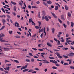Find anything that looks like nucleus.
<instances>
[{
  "mask_svg": "<svg viewBox=\"0 0 74 74\" xmlns=\"http://www.w3.org/2000/svg\"><path fill=\"white\" fill-rule=\"evenodd\" d=\"M66 42H67L68 44H70V43L69 42H72V43H71L72 45H73V44H74V41L72 42V41H71V40H66Z\"/></svg>",
  "mask_w": 74,
  "mask_h": 74,
  "instance_id": "1",
  "label": "nucleus"
},
{
  "mask_svg": "<svg viewBox=\"0 0 74 74\" xmlns=\"http://www.w3.org/2000/svg\"><path fill=\"white\" fill-rule=\"evenodd\" d=\"M73 55H74V53H70L69 54H67V55L69 56H73Z\"/></svg>",
  "mask_w": 74,
  "mask_h": 74,
  "instance_id": "2",
  "label": "nucleus"
},
{
  "mask_svg": "<svg viewBox=\"0 0 74 74\" xmlns=\"http://www.w3.org/2000/svg\"><path fill=\"white\" fill-rule=\"evenodd\" d=\"M19 23H17V22H16L15 23V26L16 27L17 26V27H19Z\"/></svg>",
  "mask_w": 74,
  "mask_h": 74,
  "instance_id": "3",
  "label": "nucleus"
},
{
  "mask_svg": "<svg viewBox=\"0 0 74 74\" xmlns=\"http://www.w3.org/2000/svg\"><path fill=\"white\" fill-rule=\"evenodd\" d=\"M61 19H62L63 21H65V18H64V15H62L61 16Z\"/></svg>",
  "mask_w": 74,
  "mask_h": 74,
  "instance_id": "4",
  "label": "nucleus"
},
{
  "mask_svg": "<svg viewBox=\"0 0 74 74\" xmlns=\"http://www.w3.org/2000/svg\"><path fill=\"white\" fill-rule=\"evenodd\" d=\"M9 48L4 47L3 48V50L5 51H9Z\"/></svg>",
  "mask_w": 74,
  "mask_h": 74,
  "instance_id": "5",
  "label": "nucleus"
},
{
  "mask_svg": "<svg viewBox=\"0 0 74 74\" xmlns=\"http://www.w3.org/2000/svg\"><path fill=\"white\" fill-rule=\"evenodd\" d=\"M4 69L5 70H10V67L9 66L6 67V68H4Z\"/></svg>",
  "mask_w": 74,
  "mask_h": 74,
  "instance_id": "6",
  "label": "nucleus"
},
{
  "mask_svg": "<svg viewBox=\"0 0 74 74\" xmlns=\"http://www.w3.org/2000/svg\"><path fill=\"white\" fill-rule=\"evenodd\" d=\"M51 14L53 16H54V17L55 18H57V17L56 16V15H55V14L52 12Z\"/></svg>",
  "mask_w": 74,
  "mask_h": 74,
  "instance_id": "7",
  "label": "nucleus"
},
{
  "mask_svg": "<svg viewBox=\"0 0 74 74\" xmlns=\"http://www.w3.org/2000/svg\"><path fill=\"white\" fill-rule=\"evenodd\" d=\"M2 22L3 23V25H4V24H5V22H6V21H5V19H3L2 20Z\"/></svg>",
  "mask_w": 74,
  "mask_h": 74,
  "instance_id": "8",
  "label": "nucleus"
},
{
  "mask_svg": "<svg viewBox=\"0 0 74 74\" xmlns=\"http://www.w3.org/2000/svg\"><path fill=\"white\" fill-rule=\"evenodd\" d=\"M3 38H0V41H1V42H5V41L4 40H3Z\"/></svg>",
  "mask_w": 74,
  "mask_h": 74,
  "instance_id": "9",
  "label": "nucleus"
},
{
  "mask_svg": "<svg viewBox=\"0 0 74 74\" xmlns=\"http://www.w3.org/2000/svg\"><path fill=\"white\" fill-rule=\"evenodd\" d=\"M35 28H36V29H41V27H40L38 26H36L35 27Z\"/></svg>",
  "mask_w": 74,
  "mask_h": 74,
  "instance_id": "10",
  "label": "nucleus"
},
{
  "mask_svg": "<svg viewBox=\"0 0 74 74\" xmlns=\"http://www.w3.org/2000/svg\"><path fill=\"white\" fill-rule=\"evenodd\" d=\"M44 30V29L43 28H42L41 30V28H40L39 29V33H41V32H43V30Z\"/></svg>",
  "mask_w": 74,
  "mask_h": 74,
  "instance_id": "11",
  "label": "nucleus"
},
{
  "mask_svg": "<svg viewBox=\"0 0 74 74\" xmlns=\"http://www.w3.org/2000/svg\"><path fill=\"white\" fill-rule=\"evenodd\" d=\"M47 3L48 4H52V2L51 1L49 0L47 2Z\"/></svg>",
  "mask_w": 74,
  "mask_h": 74,
  "instance_id": "12",
  "label": "nucleus"
},
{
  "mask_svg": "<svg viewBox=\"0 0 74 74\" xmlns=\"http://www.w3.org/2000/svg\"><path fill=\"white\" fill-rule=\"evenodd\" d=\"M71 26L72 27H74V23L73 22H71Z\"/></svg>",
  "mask_w": 74,
  "mask_h": 74,
  "instance_id": "13",
  "label": "nucleus"
},
{
  "mask_svg": "<svg viewBox=\"0 0 74 74\" xmlns=\"http://www.w3.org/2000/svg\"><path fill=\"white\" fill-rule=\"evenodd\" d=\"M51 30L53 33H55V28H51Z\"/></svg>",
  "mask_w": 74,
  "mask_h": 74,
  "instance_id": "14",
  "label": "nucleus"
},
{
  "mask_svg": "<svg viewBox=\"0 0 74 74\" xmlns=\"http://www.w3.org/2000/svg\"><path fill=\"white\" fill-rule=\"evenodd\" d=\"M65 10H69V7L67 5H65Z\"/></svg>",
  "mask_w": 74,
  "mask_h": 74,
  "instance_id": "15",
  "label": "nucleus"
},
{
  "mask_svg": "<svg viewBox=\"0 0 74 74\" xmlns=\"http://www.w3.org/2000/svg\"><path fill=\"white\" fill-rule=\"evenodd\" d=\"M43 4H44L45 5V6H46V7H48V4H47V3H46L45 2H43Z\"/></svg>",
  "mask_w": 74,
  "mask_h": 74,
  "instance_id": "16",
  "label": "nucleus"
},
{
  "mask_svg": "<svg viewBox=\"0 0 74 74\" xmlns=\"http://www.w3.org/2000/svg\"><path fill=\"white\" fill-rule=\"evenodd\" d=\"M29 71V69H24L23 71V72H26V71Z\"/></svg>",
  "mask_w": 74,
  "mask_h": 74,
  "instance_id": "17",
  "label": "nucleus"
},
{
  "mask_svg": "<svg viewBox=\"0 0 74 74\" xmlns=\"http://www.w3.org/2000/svg\"><path fill=\"white\" fill-rule=\"evenodd\" d=\"M29 23H32L33 21V19L32 18H30L29 20Z\"/></svg>",
  "mask_w": 74,
  "mask_h": 74,
  "instance_id": "18",
  "label": "nucleus"
},
{
  "mask_svg": "<svg viewBox=\"0 0 74 74\" xmlns=\"http://www.w3.org/2000/svg\"><path fill=\"white\" fill-rule=\"evenodd\" d=\"M45 20H46L47 21V22H48V21H49L48 18V17H47V16H45Z\"/></svg>",
  "mask_w": 74,
  "mask_h": 74,
  "instance_id": "19",
  "label": "nucleus"
},
{
  "mask_svg": "<svg viewBox=\"0 0 74 74\" xmlns=\"http://www.w3.org/2000/svg\"><path fill=\"white\" fill-rule=\"evenodd\" d=\"M47 45H48V46H49V47H52V45H51V44L50 43H47Z\"/></svg>",
  "mask_w": 74,
  "mask_h": 74,
  "instance_id": "20",
  "label": "nucleus"
},
{
  "mask_svg": "<svg viewBox=\"0 0 74 74\" xmlns=\"http://www.w3.org/2000/svg\"><path fill=\"white\" fill-rule=\"evenodd\" d=\"M14 37H15V38H20V36H18V35L15 36Z\"/></svg>",
  "mask_w": 74,
  "mask_h": 74,
  "instance_id": "21",
  "label": "nucleus"
},
{
  "mask_svg": "<svg viewBox=\"0 0 74 74\" xmlns=\"http://www.w3.org/2000/svg\"><path fill=\"white\" fill-rule=\"evenodd\" d=\"M68 15L69 17H70L71 16V14L69 12H68Z\"/></svg>",
  "mask_w": 74,
  "mask_h": 74,
  "instance_id": "22",
  "label": "nucleus"
},
{
  "mask_svg": "<svg viewBox=\"0 0 74 74\" xmlns=\"http://www.w3.org/2000/svg\"><path fill=\"white\" fill-rule=\"evenodd\" d=\"M13 10L14 11H16V6H14Z\"/></svg>",
  "mask_w": 74,
  "mask_h": 74,
  "instance_id": "23",
  "label": "nucleus"
},
{
  "mask_svg": "<svg viewBox=\"0 0 74 74\" xmlns=\"http://www.w3.org/2000/svg\"><path fill=\"white\" fill-rule=\"evenodd\" d=\"M58 8H59V7H58V6H55V10H58Z\"/></svg>",
  "mask_w": 74,
  "mask_h": 74,
  "instance_id": "24",
  "label": "nucleus"
},
{
  "mask_svg": "<svg viewBox=\"0 0 74 74\" xmlns=\"http://www.w3.org/2000/svg\"><path fill=\"white\" fill-rule=\"evenodd\" d=\"M14 62H15V63H19V62L18 61L16 60H14Z\"/></svg>",
  "mask_w": 74,
  "mask_h": 74,
  "instance_id": "25",
  "label": "nucleus"
},
{
  "mask_svg": "<svg viewBox=\"0 0 74 74\" xmlns=\"http://www.w3.org/2000/svg\"><path fill=\"white\" fill-rule=\"evenodd\" d=\"M11 3L12 4H13V5H16V3L15 2H14L13 1H12Z\"/></svg>",
  "mask_w": 74,
  "mask_h": 74,
  "instance_id": "26",
  "label": "nucleus"
},
{
  "mask_svg": "<svg viewBox=\"0 0 74 74\" xmlns=\"http://www.w3.org/2000/svg\"><path fill=\"white\" fill-rule=\"evenodd\" d=\"M58 21H59L60 23H62V22L61 20L59 18L58 19Z\"/></svg>",
  "mask_w": 74,
  "mask_h": 74,
  "instance_id": "27",
  "label": "nucleus"
},
{
  "mask_svg": "<svg viewBox=\"0 0 74 74\" xmlns=\"http://www.w3.org/2000/svg\"><path fill=\"white\" fill-rule=\"evenodd\" d=\"M9 33L10 34H11L12 33V31H9Z\"/></svg>",
  "mask_w": 74,
  "mask_h": 74,
  "instance_id": "28",
  "label": "nucleus"
},
{
  "mask_svg": "<svg viewBox=\"0 0 74 74\" xmlns=\"http://www.w3.org/2000/svg\"><path fill=\"white\" fill-rule=\"evenodd\" d=\"M4 27H5V26H3L2 28H1L0 29V30H3V29L4 28Z\"/></svg>",
  "mask_w": 74,
  "mask_h": 74,
  "instance_id": "29",
  "label": "nucleus"
},
{
  "mask_svg": "<svg viewBox=\"0 0 74 74\" xmlns=\"http://www.w3.org/2000/svg\"><path fill=\"white\" fill-rule=\"evenodd\" d=\"M25 60H26V62H30V60L28 59H26Z\"/></svg>",
  "mask_w": 74,
  "mask_h": 74,
  "instance_id": "30",
  "label": "nucleus"
},
{
  "mask_svg": "<svg viewBox=\"0 0 74 74\" xmlns=\"http://www.w3.org/2000/svg\"><path fill=\"white\" fill-rule=\"evenodd\" d=\"M28 67V66L27 65H25L24 66H23V67H24V68L25 69H26L27 68V67Z\"/></svg>",
  "mask_w": 74,
  "mask_h": 74,
  "instance_id": "31",
  "label": "nucleus"
},
{
  "mask_svg": "<svg viewBox=\"0 0 74 74\" xmlns=\"http://www.w3.org/2000/svg\"><path fill=\"white\" fill-rule=\"evenodd\" d=\"M38 16L39 18H40L41 16H40V14L39 13H38Z\"/></svg>",
  "mask_w": 74,
  "mask_h": 74,
  "instance_id": "32",
  "label": "nucleus"
},
{
  "mask_svg": "<svg viewBox=\"0 0 74 74\" xmlns=\"http://www.w3.org/2000/svg\"><path fill=\"white\" fill-rule=\"evenodd\" d=\"M31 61L32 62H34V59L33 58H32L31 59Z\"/></svg>",
  "mask_w": 74,
  "mask_h": 74,
  "instance_id": "33",
  "label": "nucleus"
},
{
  "mask_svg": "<svg viewBox=\"0 0 74 74\" xmlns=\"http://www.w3.org/2000/svg\"><path fill=\"white\" fill-rule=\"evenodd\" d=\"M56 55L58 57L60 56V54H59L58 53H55Z\"/></svg>",
  "mask_w": 74,
  "mask_h": 74,
  "instance_id": "34",
  "label": "nucleus"
},
{
  "mask_svg": "<svg viewBox=\"0 0 74 74\" xmlns=\"http://www.w3.org/2000/svg\"><path fill=\"white\" fill-rule=\"evenodd\" d=\"M49 58L50 59H55V58L53 57H49Z\"/></svg>",
  "mask_w": 74,
  "mask_h": 74,
  "instance_id": "35",
  "label": "nucleus"
},
{
  "mask_svg": "<svg viewBox=\"0 0 74 74\" xmlns=\"http://www.w3.org/2000/svg\"><path fill=\"white\" fill-rule=\"evenodd\" d=\"M63 26L65 27V28H66V25L65 23L63 24Z\"/></svg>",
  "mask_w": 74,
  "mask_h": 74,
  "instance_id": "36",
  "label": "nucleus"
},
{
  "mask_svg": "<svg viewBox=\"0 0 74 74\" xmlns=\"http://www.w3.org/2000/svg\"><path fill=\"white\" fill-rule=\"evenodd\" d=\"M1 10L3 12H4V13H5V10H4V9L3 8H2Z\"/></svg>",
  "mask_w": 74,
  "mask_h": 74,
  "instance_id": "37",
  "label": "nucleus"
},
{
  "mask_svg": "<svg viewBox=\"0 0 74 74\" xmlns=\"http://www.w3.org/2000/svg\"><path fill=\"white\" fill-rule=\"evenodd\" d=\"M43 63H49V62L48 61H45L43 62Z\"/></svg>",
  "mask_w": 74,
  "mask_h": 74,
  "instance_id": "38",
  "label": "nucleus"
},
{
  "mask_svg": "<svg viewBox=\"0 0 74 74\" xmlns=\"http://www.w3.org/2000/svg\"><path fill=\"white\" fill-rule=\"evenodd\" d=\"M58 58H59V59H62V56H61L60 55L58 57Z\"/></svg>",
  "mask_w": 74,
  "mask_h": 74,
  "instance_id": "39",
  "label": "nucleus"
},
{
  "mask_svg": "<svg viewBox=\"0 0 74 74\" xmlns=\"http://www.w3.org/2000/svg\"><path fill=\"white\" fill-rule=\"evenodd\" d=\"M6 66H11V64H6Z\"/></svg>",
  "mask_w": 74,
  "mask_h": 74,
  "instance_id": "40",
  "label": "nucleus"
},
{
  "mask_svg": "<svg viewBox=\"0 0 74 74\" xmlns=\"http://www.w3.org/2000/svg\"><path fill=\"white\" fill-rule=\"evenodd\" d=\"M7 16L8 18H9V19H11V17L9 15H7Z\"/></svg>",
  "mask_w": 74,
  "mask_h": 74,
  "instance_id": "41",
  "label": "nucleus"
},
{
  "mask_svg": "<svg viewBox=\"0 0 74 74\" xmlns=\"http://www.w3.org/2000/svg\"><path fill=\"white\" fill-rule=\"evenodd\" d=\"M32 49L33 50H34V51H36V50H37V49L35 48H32Z\"/></svg>",
  "mask_w": 74,
  "mask_h": 74,
  "instance_id": "42",
  "label": "nucleus"
},
{
  "mask_svg": "<svg viewBox=\"0 0 74 74\" xmlns=\"http://www.w3.org/2000/svg\"><path fill=\"white\" fill-rule=\"evenodd\" d=\"M38 22L39 23V26H40V25H41V21H39Z\"/></svg>",
  "mask_w": 74,
  "mask_h": 74,
  "instance_id": "43",
  "label": "nucleus"
},
{
  "mask_svg": "<svg viewBox=\"0 0 74 74\" xmlns=\"http://www.w3.org/2000/svg\"><path fill=\"white\" fill-rule=\"evenodd\" d=\"M62 34V32L60 31L58 33V34H59V35H61Z\"/></svg>",
  "mask_w": 74,
  "mask_h": 74,
  "instance_id": "44",
  "label": "nucleus"
},
{
  "mask_svg": "<svg viewBox=\"0 0 74 74\" xmlns=\"http://www.w3.org/2000/svg\"><path fill=\"white\" fill-rule=\"evenodd\" d=\"M32 25H34V26H35L36 25V23H35L33 21V22H32Z\"/></svg>",
  "mask_w": 74,
  "mask_h": 74,
  "instance_id": "45",
  "label": "nucleus"
},
{
  "mask_svg": "<svg viewBox=\"0 0 74 74\" xmlns=\"http://www.w3.org/2000/svg\"><path fill=\"white\" fill-rule=\"evenodd\" d=\"M63 49V50H68V48H63V49Z\"/></svg>",
  "mask_w": 74,
  "mask_h": 74,
  "instance_id": "46",
  "label": "nucleus"
},
{
  "mask_svg": "<svg viewBox=\"0 0 74 74\" xmlns=\"http://www.w3.org/2000/svg\"><path fill=\"white\" fill-rule=\"evenodd\" d=\"M50 62H52V63H53L54 62V61L52 60H50Z\"/></svg>",
  "mask_w": 74,
  "mask_h": 74,
  "instance_id": "47",
  "label": "nucleus"
},
{
  "mask_svg": "<svg viewBox=\"0 0 74 74\" xmlns=\"http://www.w3.org/2000/svg\"><path fill=\"white\" fill-rule=\"evenodd\" d=\"M32 8H37V7L36 6H32Z\"/></svg>",
  "mask_w": 74,
  "mask_h": 74,
  "instance_id": "48",
  "label": "nucleus"
},
{
  "mask_svg": "<svg viewBox=\"0 0 74 74\" xmlns=\"http://www.w3.org/2000/svg\"><path fill=\"white\" fill-rule=\"evenodd\" d=\"M70 69H74V67H73V66H70Z\"/></svg>",
  "mask_w": 74,
  "mask_h": 74,
  "instance_id": "49",
  "label": "nucleus"
},
{
  "mask_svg": "<svg viewBox=\"0 0 74 74\" xmlns=\"http://www.w3.org/2000/svg\"><path fill=\"white\" fill-rule=\"evenodd\" d=\"M13 14L14 15V16H15L16 15V13L14 12H12Z\"/></svg>",
  "mask_w": 74,
  "mask_h": 74,
  "instance_id": "50",
  "label": "nucleus"
},
{
  "mask_svg": "<svg viewBox=\"0 0 74 74\" xmlns=\"http://www.w3.org/2000/svg\"><path fill=\"white\" fill-rule=\"evenodd\" d=\"M52 68L53 69H57V67H56L55 66H53L52 67Z\"/></svg>",
  "mask_w": 74,
  "mask_h": 74,
  "instance_id": "51",
  "label": "nucleus"
},
{
  "mask_svg": "<svg viewBox=\"0 0 74 74\" xmlns=\"http://www.w3.org/2000/svg\"><path fill=\"white\" fill-rule=\"evenodd\" d=\"M37 73L36 71H33L32 72V74H35V73Z\"/></svg>",
  "mask_w": 74,
  "mask_h": 74,
  "instance_id": "52",
  "label": "nucleus"
},
{
  "mask_svg": "<svg viewBox=\"0 0 74 74\" xmlns=\"http://www.w3.org/2000/svg\"><path fill=\"white\" fill-rule=\"evenodd\" d=\"M69 64L67 63H64V65H69Z\"/></svg>",
  "mask_w": 74,
  "mask_h": 74,
  "instance_id": "53",
  "label": "nucleus"
},
{
  "mask_svg": "<svg viewBox=\"0 0 74 74\" xmlns=\"http://www.w3.org/2000/svg\"><path fill=\"white\" fill-rule=\"evenodd\" d=\"M56 66H57V67H59V66H60V65L58 64H56Z\"/></svg>",
  "mask_w": 74,
  "mask_h": 74,
  "instance_id": "54",
  "label": "nucleus"
},
{
  "mask_svg": "<svg viewBox=\"0 0 74 74\" xmlns=\"http://www.w3.org/2000/svg\"><path fill=\"white\" fill-rule=\"evenodd\" d=\"M56 5H57V6H58V7H60V5H59V4H58V3H56Z\"/></svg>",
  "mask_w": 74,
  "mask_h": 74,
  "instance_id": "55",
  "label": "nucleus"
},
{
  "mask_svg": "<svg viewBox=\"0 0 74 74\" xmlns=\"http://www.w3.org/2000/svg\"><path fill=\"white\" fill-rule=\"evenodd\" d=\"M39 64L40 65H39V66H41V65H42V63L41 62H40L39 63Z\"/></svg>",
  "mask_w": 74,
  "mask_h": 74,
  "instance_id": "56",
  "label": "nucleus"
},
{
  "mask_svg": "<svg viewBox=\"0 0 74 74\" xmlns=\"http://www.w3.org/2000/svg\"><path fill=\"white\" fill-rule=\"evenodd\" d=\"M36 3L37 4H40V1H38L36 2Z\"/></svg>",
  "mask_w": 74,
  "mask_h": 74,
  "instance_id": "57",
  "label": "nucleus"
},
{
  "mask_svg": "<svg viewBox=\"0 0 74 74\" xmlns=\"http://www.w3.org/2000/svg\"><path fill=\"white\" fill-rule=\"evenodd\" d=\"M60 41L62 42H64V39L61 40Z\"/></svg>",
  "mask_w": 74,
  "mask_h": 74,
  "instance_id": "58",
  "label": "nucleus"
},
{
  "mask_svg": "<svg viewBox=\"0 0 74 74\" xmlns=\"http://www.w3.org/2000/svg\"><path fill=\"white\" fill-rule=\"evenodd\" d=\"M57 43H58V45H59V44H60V41H58V42H57Z\"/></svg>",
  "mask_w": 74,
  "mask_h": 74,
  "instance_id": "59",
  "label": "nucleus"
},
{
  "mask_svg": "<svg viewBox=\"0 0 74 74\" xmlns=\"http://www.w3.org/2000/svg\"><path fill=\"white\" fill-rule=\"evenodd\" d=\"M33 57L34 58H36V59H37V58H38V57H37V56H34Z\"/></svg>",
  "mask_w": 74,
  "mask_h": 74,
  "instance_id": "60",
  "label": "nucleus"
},
{
  "mask_svg": "<svg viewBox=\"0 0 74 74\" xmlns=\"http://www.w3.org/2000/svg\"><path fill=\"white\" fill-rule=\"evenodd\" d=\"M33 70L32 69L28 71V72H32Z\"/></svg>",
  "mask_w": 74,
  "mask_h": 74,
  "instance_id": "61",
  "label": "nucleus"
},
{
  "mask_svg": "<svg viewBox=\"0 0 74 74\" xmlns=\"http://www.w3.org/2000/svg\"><path fill=\"white\" fill-rule=\"evenodd\" d=\"M61 63L62 64H63L64 63V61H63V60H62L61 62Z\"/></svg>",
  "mask_w": 74,
  "mask_h": 74,
  "instance_id": "62",
  "label": "nucleus"
},
{
  "mask_svg": "<svg viewBox=\"0 0 74 74\" xmlns=\"http://www.w3.org/2000/svg\"><path fill=\"white\" fill-rule=\"evenodd\" d=\"M17 33L18 34H20V35L21 34V32H18L17 31Z\"/></svg>",
  "mask_w": 74,
  "mask_h": 74,
  "instance_id": "63",
  "label": "nucleus"
},
{
  "mask_svg": "<svg viewBox=\"0 0 74 74\" xmlns=\"http://www.w3.org/2000/svg\"><path fill=\"white\" fill-rule=\"evenodd\" d=\"M0 70L1 71H3V69L2 68H0Z\"/></svg>",
  "mask_w": 74,
  "mask_h": 74,
  "instance_id": "64",
  "label": "nucleus"
}]
</instances>
